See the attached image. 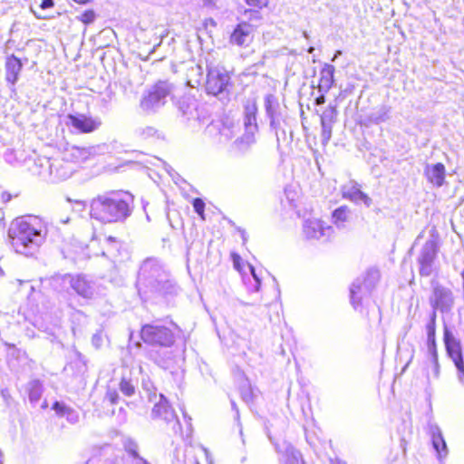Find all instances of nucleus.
I'll return each instance as SVG.
<instances>
[{
  "label": "nucleus",
  "mask_w": 464,
  "mask_h": 464,
  "mask_svg": "<svg viewBox=\"0 0 464 464\" xmlns=\"http://www.w3.org/2000/svg\"><path fill=\"white\" fill-rule=\"evenodd\" d=\"M136 286L143 300L174 295L179 290L166 266L156 257H148L141 263Z\"/></svg>",
  "instance_id": "obj_1"
},
{
  "label": "nucleus",
  "mask_w": 464,
  "mask_h": 464,
  "mask_svg": "<svg viewBox=\"0 0 464 464\" xmlns=\"http://www.w3.org/2000/svg\"><path fill=\"white\" fill-rule=\"evenodd\" d=\"M48 223L35 216L14 219L8 229V237L14 251L25 256L36 254L46 239Z\"/></svg>",
  "instance_id": "obj_2"
},
{
  "label": "nucleus",
  "mask_w": 464,
  "mask_h": 464,
  "mask_svg": "<svg viewBox=\"0 0 464 464\" xmlns=\"http://www.w3.org/2000/svg\"><path fill=\"white\" fill-rule=\"evenodd\" d=\"M133 208V196L130 193L109 191L90 201L89 215L102 224L121 223L131 215Z\"/></svg>",
  "instance_id": "obj_3"
},
{
  "label": "nucleus",
  "mask_w": 464,
  "mask_h": 464,
  "mask_svg": "<svg viewBox=\"0 0 464 464\" xmlns=\"http://www.w3.org/2000/svg\"><path fill=\"white\" fill-rule=\"evenodd\" d=\"M380 280L378 269L370 268L362 276L357 277L350 287L351 304L354 309H358L362 300L371 296Z\"/></svg>",
  "instance_id": "obj_4"
},
{
  "label": "nucleus",
  "mask_w": 464,
  "mask_h": 464,
  "mask_svg": "<svg viewBox=\"0 0 464 464\" xmlns=\"http://www.w3.org/2000/svg\"><path fill=\"white\" fill-rule=\"evenodd\" d=\"M230 85V75L224 67H208L205 82V90L208 94L218 97L223 101L227 99Z\"/></svg>",
  "instance_id": "obj_5"
},
{
  "label": "nucleus",
  "mask_w": 464,
  "mask_h": 464,
  "mask_svg": "<svg viewBox=\"0 0 464 464\" xmlns=\"http://www.w3.org/2000/svg\"><path fill=\"white\" fill-rule=\"evenodd\" d=\"M141 339L150 344L169 347L174 343V334L168 327L159 324H148L142 326Z\"/></svg>",
  "instance_id": "obj_6"
},
{
  "label": "nucleus",
  "mask_w": 464,
  "mask_h": 464,
  "mask_svg": "<svg viewBox=\"0 0 464 464\" xmlns=\"http://www.w3.org/2000/svg\"><path fill=\"white\" fill-rule=\"evenodd\" d=\"M172 84L159 82L148 92L140 101V107L145 111H154L166 103V99L172 92Z\"/></svg>",
  "instance_id": "obj_7"
},
{
  "label": "nucleus",
  "mask_w": 464,
  "mask_h": 464,
  "mask_svg": "<svg viewBox=\"0 0 464 464\" xmlns=\"http://www.w3.org/2000/svg\"><path fill=\"white\" fill-rule=\"evenodd\" d=\"M443 341L447 354L458 370V378L464 384V360L461 343L446 325L444 326Z\"/></svg>",
  "instance_id": "obj_8"
},
{
  "label": "nucleus",
  "mask_w": 464,
  "mask_h": 464,
  "mask_svg": "<svg viewBox=\"0 0 464 464\" xmlns=\"http://www.w3.org/2000/svg\"><path fill=\"white\" fill-rule=\"evenodd\" d=\"M439 246L433 235L422 246L417 257L419 265V273L421 276H430L435 270L436 259Z\"/></svg>",
  "instance_id": "obj_9"
},
{
  "label": "nucleus",
  "mask_w": 464,
  "mask_h": 464,
  "mask_svg": "<svg viewBox=\"0 0 464 464\" xmlns=\"http://www.w3.org/2000/svg\"><path fill=\"white\" fill-rule=\"evenodd\" d=\"M64 285H69L78 295L84 299H92L96 294L95 283L84 275L66 274L62 278Z\"/></svg>",
  "instance_id": "obj_10"
},
{
  "label": "nucleus",
  "mask_w": 464,
  "mask_h": 464,
  "mask_svg": "<svg viewBox=\"0 0 464 464\" xmlns=\"http://www.w3.org/2000/svg\"><path fill=\"white\" fill-rule=\"evenodd\" d=\"M151 416L153 419L162 420L167 424L170 425L175 434L181 433L180 422L163 394H160V401L154 405Z\"/></svg>",
  "instance_id": "obj_11"
},
{
  "label": "nucleus",
  "mask_w": 464,
  "mask_h": 464,
  "mask_svg": "<svg viewBox=\"0 0 464 464\" xmlns=\"http://www.w3.org/2000/svg\"><path fill=\"white\" fill-rule=\"evenodd\" d=\"M303 233L306 239L328 241L334 234V228L318 218H310L303 223Z\"/></svg>",
  "instance_id": "obj_12"
},
{
  "label": "nucleus",
  "mask_w": 464,
  "mask_h": 464,
  "mask_svg": "<svg viewBox=\"0 0 464 464\" xmlns=\"http://www.w3.org/2000/svg\"><path fill=\"white\" fill-rule=\"evenodd\" d=\"M430 302L433 311L439 310L445 314L451 311L454 305V297L449 288L436 285L433 286Z\"/></svg>",
  "instance_id": "obj_13"
},
{
  "label": "nucleus",
  "mask_w": 464,
  "mask_h": 464,
  "mask_svg": "<svg viewBox=\"0 0 464 464\" xmlns=\"http://www.w3.org/2000/svg\"><path fill=\"white\" fill-rule=\"evenodd\" d=\"M179 108L188 120L204 121L207 119V111L204 105L194 97L183 96L179 102Z\"/></svg>",
  "instance_id": "obj_14"
},
{
  "label": "nucleus",
  "mask_w": 464,
  "mask_h": 464,
  "mask_svg": "<svg viewBox=\"0 0 464 464\" xmlns=\"http://www.w3.org/2000/svg\"><path fill=\"white\" fill-rule=\"evenodd\" d=\"M24 162L30 172L49 181L52 173V158L34 155L25 158Z\"/></svg>",
  "instance_id": "obj_15"
},
{
  "label": "nucleus",
  "mask_w": 464,
  "mask_h": 464,
  "mask_svg": "<svg viewBox=\"0 0 464 464\" xmlns=\"http://www.w3.org/2000/svg\"><path fill=\"white\" fill-rule=\"evenodd\" d=\"M66 124L72 126L82 133H89L96 130L102 124L98 118L87 117L83 114L67 116Z\"/></svg>",
  "instance_id": "obj_16"
},
{
  "label": "nucleus",
  "mask_w": 464,
  "mask_h": 464,
  "mask_svg": "<svg viewBox=\"0 0 464 464\" xmlns=\"http://www.w3.org/2000/svg\"><path fill=\"white\" fill-rule=\"evenodd\" d=\"M74 170V165L67 162L63 156L62 158H52V173L49 181L65 180L72 176Z\"/></svg>",
  "instance_id": "obj_17"
},
{
  "label": "nucleus",
  "mask_w": 464,
  "mask_h": 464,
  "mask_svg": "<svg viewBox=\"0 0 464 464\" xmlns=\"http://www.w3.org/2000/svg\"><path fill=\"white\" fill-rule=\"evenodd\" d=\"M342 192L344 198L355 204L362 203L369 208L372 203V198L361 190L359 184L355 181H350L343 186Z\"/></svg>",
  "instance_id": "obj_18"
},
{
  "label": "nucleus",
  "mask_w": 464,
  "mask_h": 464,
  "mask_svg": "<svg viewBox=\"0 0 464 464\" xmlns=\"http://www.w3.org/2000/svg\"><path fill=\"white\" fill-rule=\"evenodd\" d=\"M428 432L430 435L433 449L438 453L440 459L447 456L448 449L446 441L442 436L440 428L433 422L428 424Z\"/></svg>",
  "instance_id": "obj_19"
},
{
  "label": "nucleus",
  "mask_w": 464,
  "mask_h": 464,
  "mask_svg": "<svg viewBox=\"0 0 464 464\" xmlns=\"http://www.w3.org/2000/svg\"><path fill=\"white\" fill-rule=\"evenodd\" d=\"M445 174V166L442 163L427 164L425 166L424 175L434 187L440 188L443 185Z\"/></svg>",
  "instance_id": "obj_20"
},
{
  "label": "nucleus",
  "mask_w": 464,
  "mask_h": 464,
  "mask_svg": "<svg viewBox=\"0 0 464 464\" xmlns=\"http://www.w3.org/2000/svg\"><path fill=\"white\" fill-rule=\"evenodd\" d=\"M252 25L246 22L240 23L234 29L230 36V43L238 46L248 44L251 40Z\"/></svg>",
  "instance_id": "obj_21"
},
{
  "label": "nucleus",
  "mask_w": 464,
  "mask_h": 464,
  "mask_svg": "<svg viewBox=\"0 0 464 464\" xmlns=\"http://www.w3.org/2000/svg\"><path fill=\"white\" fill-rule=\"evenodd\" d=\"M23 63L21 60L14 54H11L6 58L5 62V80L12 86L17 82L19 74L22 71Z\"/></svg>",
  "instance_id": "obj_22"
},
{
  "label": "nucleus",
  "mask_w": 464,
  "mask_h": 464,
  "mask_svg": "<svg viewBox=\"0 0 464 464\" xmlns=\"http://www.w3.org/2000/svg\"><path fill=\"white\" fill-rule=\"evenodd\" d=\"M92 154V148H81L77 146H72L65 150L63 156L67 162H70L73 165V163L84 162L91 157Z\"/></svg>",
  "instance_id": "obj_23"
},
{
  "label": "nucleus",
  "mask_w": 464,
  "mask_h": 464,
  "mask_svg": "<svg viewBox=\"0 0 464 464\" xmlns=\"http://www.w3.org/2000/svg\"><path fill=\"white\" fill-rule=\"evenodd\" d=\"M334 65L324 63L320 71V79L318 83V91L326 93L334 86Z\"/></svg>",
  "instance_id": "obj_24"
},
{
  "label": "nucleus",
  "mask_w": 464,
  "mask_h": 464,
  "mask_svg": "<svg viewBox=\"0 0 464 464\" xmlns=\"http://www.w3.org/2000/svg\"><path fill=\"white\" fill-rule=\"evenodd\" d=\"M278 452H283V464H304L300 451L295 450L291 444L284 441L282 446H276Z\"/></svg>",
  "instance_id": "obj_25"
},
{
  "label": "nucleus",
  "mask_w": 464,
  "mask_h": 464,
  "mask_svg": "<svg viewBox=\"0 0 464 464\" xmlns=\"http://www.w3.org/2000/svg\"><path fill=\"white\" fill-rule=\"evenodd\" d=\"M257 106L255 101H247L244 106V126L248 131L257 130L256 124Z\"/></svg>",
  "instance_id": "obj_26"
},
{
  "label": "nucleus",
  "mask_w": 464,
  "mask_h": 464,
  "mask_svg": "<svg viewBox=\"0 0 464 464\" xmlns=\"http://www.w3.org/2000/svg\"><path fill=\"white\" fill-rule=\"evenodd\" d=\"M52 409L58 417L65 418L71 424H75L79 421V413L74 409L67 406L64 402L55 401Z\"/></svg>",
  "instance_id": "obj_27"
},
{
  "label": "nucleus",
  "mask_w": 464,
  "mask_h": 464,
  "mask_svg": "<svg viewBox=\"0 0 464 464\" xmlns=\"http://www.w3.org/2000/svg\"><path fill=\"white\" fill-rule=\"evenodd\" d=\"M265 107L266 115L270 120V126L276 130L279 125V120L277 115L278 103L273 95H267L265 99Z\"/></svg>",
  "instance_id": "obj_28"
},
{
  "label": "nucleus",
  "mask_w": 464,
  "mask_h": 464,
  "mask_svg": "<svg viewBox=\"0 0 464 464\" xmlns=\"http://www.w3.org/2000/svg\"><path fill=\"white\" fill-rule=\"evenodd\" d=\"M391 107L388 105H382L366 117L369 124H381L390 119Z\"/></svg>",
  "instance_id": "obj_29"
},
{
  "label": "nucleus",
  "mask_w": 464,
  "mask_h": 464,
  "mask_svg": "<svg viewBox=\"0 0 464 464\" xmlns=\"http://www.w3.org/2000/svg\"><path fill=\"white\" fill-rule=\"evenodd\" d=\"M25 389L31 404L36 405L43 395V383L39 380H32L26 384Z\"/></svg>",
  "instance_id": "obj_30"
},
{
  "label": "nucleus",
  "mask_w": 464,
  "mask_h": 464,
  "mask_svg": "<svg viewBox=\"0 0 464 464\" xmlns=\"http://www.w3.org/2000/svg\"><path fill=\"white\" fill-rule=\"evenodd\" d=\"M203 74L204 70L201 65H191L187 71V84L191 88H196L201 83Z\"/></svg>",
  "instance_id": "obj_31"
},
{
  "label": "nucleus",
  "mask_w": 464,
  "mask_h": 464,
  "mask_svg": "<svg viewBox=\"0 0 464 464\" xmlns=\"http://www.w3.org/2000/svg\"><path fill=\"white\" fill-rule=\"evenodd\" d=\"M136 385L137 382L130 376L123 375L119 382L118 387L123 395L131 397L136 392Z\"/></svg>",
  "instance_id": "obj_32"
},
{
  "label": "nucleus",
  "mask_w": 464,
  "mask_h": 464,
  "mask_svg": "<svg viewBox=\"0 0 464 464\" xmlns=\"http://www.w3.org/2000/svg\"><path fill=\"white\" fill-rule=\"evenodd\" d=\"M255 133V131L246 130L242 137L235 140L234 146L236 149L239 151L246 150L256 141Z\"/></svg>",
  "instance_id": "obj_33"
},
{
  "label": "nucleus",
  "mask_w": 464,
  "mask_h": 464,
  "mask_svg": "<svg viewBox=\"0 0 464 464\" xmlns=\"http://www.w3.org/2000/svg\"><path fill=\"white\" fill-rule=\"evenodd\" d=\"M4 158L9 164L18 166L24 165V161L26 157H24V151L22 150H7L4 154Z\"/></svg>",
  "instance_id": "obj_34"
},
{
  "label": "nucleus",
  "mask_w": 464,
  "mask_h": 464,
  "mask_svg": "<svg viewBox=\"0 0 464 464\" xmlns=\"http://www.w3.org/2000/svg\"><path fill=\"white\" fill-rule=\"evenodd\" d=\"M349 215H350V209L345 206H342V207L336 208L333 212L332 218H333L334 223L338 227H343L344 222L347 221Z\"/></svg>",
  "instance_id": "obj_35"
},
{
  "label": "nucleus",
  "mask_w": 464,
  "mask_h": 464,
  "mask_svg": "<svg viewBox=\"0 0 464 464\" xmlns=\"http://www.w3.org/2000/svg\"><path fill=\"white\" fill-rule=\"evenodd\" d=\"M336 109L334 107H327L321 115V124L333 125L336 119Z\"/></svg>",
  "instance_id": "obj_36"
},
{
  "label": "nucleus",
  "mask_w": 464,
  "mask_h": 464,
  "mask_svg": "<svg viewBox=\"0 0 464 464\" xmlns=\"http://www.w3.org/2000/svg\"><path fill=\"white\" fill-rule=\"evenodd\" d=\"M238 127L231 124L230 126L224 124L220 129V138L224 139L225 141L230 140L237 133Z\"/></svg>",
  "instance_id": "obj_37"
},
{
  "label": "nucleus",
  "mask_w": 464,
  "mask_h": 464,
  "mask_svg": "<svg viewBox=\"0 0 464 464\" xmlns=\"http://www.w3.org/2000/svg\"><path fill=\"white\" fill-rule=\"evenodd\" d=\"M136 135L143 140L154 137L157 134V130L150 126L140 127L135 131Z\"/></svg>",
  "instance_id": "obj_38"
},
{
  "label": "nucleus",
  "mask_w": 464,
  "mask_h": 464,
  "mask_svg": "<svg viewBox=\"0 0 464 464\" xmlns=\"http://www.w3.org/2000/svg\"><path fill=\"white\" fill-rule=\"evenodd\" d=\"M427 351H428L429 355L430 356V360H431L432 363L437 364L438 352H437L436 338H427Z\"/></svg>",
  "instance_id": "obj_39"
},
{
  "label": "nucleus",
  "mask_w": 464,
  "mask_h": 464,
  "mask_svg": "<svg viewBox=\"0 0 464 464\" xmlns=\"http://www.w3.org/2000/svg\"><path fill=\"white\" fill-rule=\"evenodd\" d=\"M427 338H436V312L432 311L426 325Z\"/></svg>",
  "instance_id": "obj_40"
},
{
  "label": "nucleus",
  "mask_w": 464,
  "mask_h": 464,
  "mask_svg": "<svg viewBox=\"0 0 464 464\" xmlns=\"http://www.w3.org/2000/svg\"><path fill=\"white\" fill-rule=\"evenodd\" d=\"M141 386L144 392H147L148 399L152 401L157 397L156 389L154 388L153 383L150 380H142Z\"/></svg>",
  "instance_id": "obj_41"
},
{
  "label": "nucleus",
  "mask_w": 464,
  "mask_h": 464,
  "mask_svg": "<svg viewBox=\"0 0 464 464\" xmlns=\"http://www.w3.org/2000/svg\"><path fill=\"white\" fill-rule=\"evenodd\" d=\"M124 448L126 451L130 454L131 457V459L136 458H141L138 453V445L135 441L131 440H128L124 443Z\"/></svg>",
  "instance_id": "obj_42"
},
{
  "label": "nucleus",
  "mask_w": 464,
  "mask_h": 464,
  "mask_svg": "<svg viewBox=\"0 0 464 464\" xmlns=\"http://www.w3.org/2000/svg\"><path fill=\"white\" fill-rule=\"evenodd\" d=\"M321 126H322V134H321L322 144L324 146H325L328 144L329 140L332 138L333 125L321 124Z\"/></svg>",
  "instance_id": "obj_43"
},
{
  "label": "nucleus",
  "mask_w": 464,
  "mask_h": 464,
  "mask_svg": "<svg viewBox=\"0 0 464 464\" xmlns=\"http://www.w3.org/2000/svg\"><path fill=\"white\" fill-rule=\"evenodd\" d=\"M240 395L242 400L246 403H249L253 401L254 393L249 385H245L240 388Z\"/></svg>",
  "instance_id": "obj_44"
},
{
  "label": "nucleus",
  "mask_w": 464,
  "mask_h": 464,
  "mask_svg": "<svg viewBox=\"0 0 464 464\" xmlns=\"http://www.w3.org/2000/svg\"><path fill=\"white\" fill-rule=\"evenodd\" d=\"M250 270H251V274H252V277H253L254 283L251 285L248 286V289L251 292H257L259 290V288H260V285H261V280L257 276V275L256 274V271H255L253 266H250Z\"/></svg>",
  "instance_id": "obj_45"
},
{
  "label": "nucleus",
  "mask_w": 464,
  "mask_h": 464,
  "mask_svg": "<svg viewBox=\"0 0 464 464\" xmlns=\"http://www.w3.org/2000/svg\"><path fill=\"white\" fill-rule=\"evenodd\" d=\"M105 399L108 400L111 404H116L119 402L120 397L115 389L108 388Z\"/></svg>",
  "instance_id": "obj_46"
},
{
  "label": "nucleus",
  "mask_w": 464,
  "mask_h": 464,
  "mask_svg": "<svg viewBox=\"0 0 464 464\" xmlns=\"http://www.w3.org/2000/svg\"><path fill=\"white\" fill-rule=\"evenodd\" d=\"M193 208L195 212L204 218L205 203L201 198H198L193 200Z\"/></svg>",
  "instance_id": "obj_47"
},
{
  "label": "nucleus",
  "mask_w": 464,
  "mask_h": 464,
  "mask_svg": "<svg viewBox=\"0 0 464 464\" xmlns=\"http://www.w3.org/2000/svg\"><path fill=\"white\" fill-rule=\"evenodd\" d=\"M94 20H95V14L92 10L85 11L81 15V21L83 24H92Z\"/></svg>",
  "instance_id": "obj_48"
},
{
  "label": "nucleus",
  "mask_w": 464,
  "mask_h": 464,
  "mask_svg": "<svg viewBox=\"0 0 464 464\" xmlns=\"http://www.w3.org/2000/svg\"><path fill=\"white\" fill-rule=\"evenodd\" d=\"M245 2L247 5L257 9H262L267 4L266 0H245Z\"/></svg>",
  "instance_id": "obj_49"
},
{
  "label": "nucleus",
  "mask_w": 464,
  "mask_h": 464,
  "mask_svg": "<svg viewBox=\"0 0 464 464\" xmlns=\"http://www.w3.org/2000/svg\"><path fill=\"white\" fill-rule=\"evenodd\" d=\"M244 14L248 18V20H257L261 18L258 10L246 9L245 10Z\"/></svg>",
  "instance_id": "obj_50"
},
{
  "label": "nucleus",
  "mask_w": 464,
  "mask_h": 464,
  "mask_svg": "<svg viewBox=\"0 0 464 464\" xmlns=\"http://www.w3.org/2000/svg\"><path fill=\"white\" fill-rule=\"evenodd\" d=\"M153 359L160 367H162L164 369H169L171 367V359L170 358L163 359V358L155 357Z\"/></svg>",
  "instance_id": "obj_51"
},
{
  "label": "nucleus",
  "mask_w": 464,
  "mask_h": 464,
  "mask_svg": "<svg viewBox=\"0 0 464 464\" xmlns=\"http://www.w3.org/2000/svg\"><path fill=\"white\" fill-rule=\"evenodd\" d=\"M102 338L101 334L97 333L92 335V343L93 346H95L96 348H99L102 345Z\"/></svg>",
  "instance_id": "obj_52"
},
{
  "label": "nucleus",
  "mask_w": 464,
  "mask_h": 464,
  "mask_svg": "<svg viewBox=\"0 0 464 464\" xmlns=\"http://www.w3.org/2000/svg\"><path fill=\"white\" fill-rule=\"evenodd\" d=\"M54 5V2L53 0H43L41 5H40V7L44 10V9H48V8H51Z\"/></svg>",
  "instance_id": "obj_53"
},
{
  "label": "nucleus",
  "mask_w": 464,
  "mask_h": 464,
  "mask_svg": "<svg viewBox=\"0 0 464 464\" xmlns=\"http://www.w3.org/2000/svg\"><path fill=\"white\" fill-rule=\"evenodd\" d=\"M1 396L3 397L4 401L8 403L9 400L11 399V395L9 393V391L7 389H2L1 390Z\"/></svg>",
  "instance_id": "obj_54"
},
{
  "label": "nucleus",
  "mask_w": 464,
  "mask_h": 464,
  "mask_svg": "<svg viewBox=\"0 0 464 464\" xmlns=\"http://www.w3.org/2000/svg\"><path fill=\"white\" fill-rule=\"evenodd\" d=\"M130 464H150V463L143 458H136V459H131Z\"/></svg>",
  "instance_id": "obj_55"
},
{
  "label": "nucleus",
  "mask_w": 464,
  "mask_h": 464,
  "mask_svg": "<svg viewBox=\"0 0 464 464\" xmlns=\"http://www.w3.org/2000/svg\"><path fill=\"white\" fill-rule=\"evenodd\" d=\"M324 102H325L324 93L322 92V94L315 99V104L316 105H322Z\"/></svg>",
  "instance_id": "obj_56"
},
{
  "label": "nucleus",
  "mask_w": 464,
  "mask_h": 464,
  "mask_svg": "<svg viewBox=\"0 0 464 464\" xmlns=\"http://www.w3.org/2000/svg\"><path fill=\"white\" fill-rule=\"evenodd\" d=\"M106 242L109 244V245H115V247L118 246V241L115 237H108L106 238Z\"/></svg>",
  "instance_id": "obj_57"
},
{
  "label": "nucleus",
  "mask_w": 464,
  "mask_h": 464,
  "mask_svg": "<svg viewBox=\"0 0 464 464\" xmlns=\"http://www.w3.org/2000/svg\"><path fill=\"white\" fill-rule=\"evenodd\" d=\"M231 406H232L233 411H235V412H236V419H238L239 418V411H238V408L234 401H231Z\"/></svg>",
  "instance_id": "obj_58"
},
{
  "label": "nucleus",
  "mask_w": 464,
  "mask_h": 464,
  "mask_svg": "<svg viewBox=\"0 0 464 464\" xmlns=\"http://www.w3.org/2000/svg\"><path fill=\"white\" fill-rule=\"evenodd\" d=\"M1 198L4 202H8L11 199V195L7 192H3Z\"/></svg>",
  "instance_id": "obj_59"
},
{
  "label": "nucleus",
  "mask_w": 464,
  "mask_h": 464,
  "mask_svg": "<svg viewBox=\"0 0 464 464\" xmlns=\"http://www.w3.org/2000/svg\"><path fill=\"white\" fill-rule=\"evenodd\" d=\"M433 365H434L435 376L438 377L439 376V368H440L439 360L438 359H437V365H436V363H433Z\"/></svg>",
  "instance_id": "obj_60"
},
{
  "label": "nucleus",
  "mask_w": 464,
  "mask_h": 464,
  "mask_svg": "<svg viewBox=\"0 0 464 464\" xmlns=\"http://www.w3.org/2000/svg\"><path fill=\"white\" fill-rule=\"evenodd\" d=\"M340 55H342V51H340V50L336 51L332 61L334 62L337 59V57H339Z\"/></svg>",
  "instance_id": "obj_61"
},
{
  "label": "nucleus",
  "mask_w": 464,
  "mask_h": 464,
  "mask_svg": "<svg viewBox=\"0 0 464 464\" xmlns=\"http://www.w3.org/2000/svg\"><path fill=\"white\" fill-rule=\"evenodd\" d=\"M69 221H70V218L69 217H67L66 218H63L59 219V222L63 223V224H67Z\"/></svg>",
  "instance_id": "obj_62"
},
{
  "label": "nucleus",
  "mask_w": 464,
  "mask_h": 464,
  "mask_svg": "<svg viewBox=\"0 0 464 464\" xmlns=\"http://www.w3.org/2000/svg\"><path fill=\"white\" fill-rule=\"evenodd\" d=\"M69 221H70V218L69 217H67L66 218H63L59 219V222L63 223V224H67Z\"/></svg>",
  "instance_id": "obj_63"
},
{
  "label": "nucleus",
  "mask_w": 464,
  "mask_h": 464,
  "mask_svg": "<svg viewBox=\"0 0 464 464\" xmlns=\"http://www.w3.org/2000/svg\"><path fill=\"white\" fill-rule=\"evenodd\" d=\"M241 237H242L243 242L245 243L246 241V234L244 230L241 231Z\"/></svg>",
  "instance_id": "obj_64"
}]
</instances>
